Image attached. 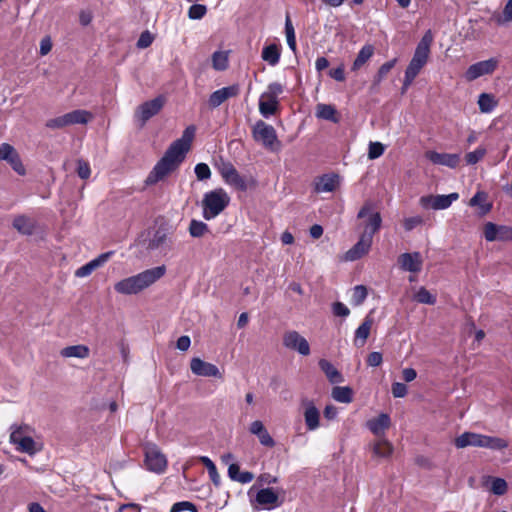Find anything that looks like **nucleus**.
<instances>
[{"label":"nucleus","instance_id":"nucleus-1","mask_svg":"<svg viewBox=\"0 0 512 512\" xmlns=\"http://www.w3.org/2000/svg\"><path fill=\"white\" fill-rule=\"evenodd\" d=\"M195 132V126L190 125L185 128L179 139L173 141L169 145L164 155L157 161L149 172L145 180V184L147 186L155 185L164 180L180 167L191 148Z\"/></svg>","mask_w":512,"mask_h":512},{"label":"nucleus","instance_id":"nucleus-2","mask_svg":"<svg viewBox=\"0 0 512 512\" xmlns=\"http://www.w3.org/2000/svg\"><path fill=\"white\" fill-rule=\"evenodd\" d=\"M166 273L164 265L146 269L136 275L126 277L114 284V290L122 295H136L152 286Z\"/></svg>","mask_w":512,"mask_h":512},{"label":"nucleus","instance_id":"nucleus-3","mask_svg":"<svg viewBox=\"0 0 512 512\" xmlns=\"http://www.w3.org/2000/svg\"><path fill=\"white\" fill-rule=\"evenodd\" d=\"M230 204V196L223 188L208 191L202 199V216L205 220H212L219 216Z\"/></svg>","mask_w":512,"mask_h":512},{"label":"nucleus","instance_id":"nucleus-4","mask_svg":"<svg viewBox=\"0 0 512 512\" xmlns=\"http://www.w3.org/2000/svg\"><path fill=\"white\" fill-rule=\"evenodd\" d=\"M432 42L433 34L431 30H427L422 36L421 40L418 42L413 57L409 62L404 74L412 78H416L418 76L420 71L428 62Z\"/></svg>","mask_w":512,"mask_h":512},{"label":"nucleus","instance_id":"nucleus-5","mask_svg":"<svg viewBox=\"0 0 512 512\" xmlns=\"http://www.w3.org/2000/svg\"><path fill=\"white\" fill-rule=\"evenodd\" d=\"M252 135L256 142L271 151L276 150L280 144L275 128L262 120L257 121L253 126Z\"/></svg>","mask_w":512,"mask_h":512},{"label":"nucleus","instance_id":"nucleus-6","mask_svg":"<svg viewBox=\"0 0 512 512\" xmlns=\"http://www.w3.org/2000/svg\"><path fill=\"white\" fill-rule=\"evenodd\" d=\"M145 466L147 470L156 474H162L167 468V458L155 444L145 446Z\"/></svg>","mask_w":512,"mask_h":512},{"label":"nucleus","instance_id":"nucleus-7","mask_svg":"<svg viewBox=\"0 0 512 512\" xmlns=\"http://www.w3.org/2000/svg\"><path fill=\"white\" fill-rule=\"evenodd\" d=\"M282 343L286 349L297 352L301 356H308L311 353L309 342L296 330L286 331L283 334Z\"/></svg>","mask_w":512,"mask_h":512},{"label":"nucleus","instance_id":"nucleus-8","mask_svg":"<svg viewBox=\"0 0 512 512\" xmlns=\"http://www.w3.org/2000/svg\"><path fill=\"white\" fill-rule=\"evenodd\" d=\"M459 194L456 192L450 193L448 195H427L422 196L419 200L420 205L424 209H433V210H444L449 208L452 203L458 200Z\"/></svg>","mask_w":512,"mask_h":512},{"label":"nucleus","instance_id":"nucleus-9","mask_svg":"<svg viewBox=\"0 0 512 512\" xmlns=\"http://www.w3.org/2000/svg\"><path fill=\"white\" fill-rule=\"evenodd\" d=\"M484 238L488 242L512 241V226L487 222L484 225Z\"/></svg>","mask_w":512,"mask_h":512},{"label":"nucleus","instance_id":"nucleus-10","mask_svg":"<svg viewBox=\"0 0 512 512\" xmlns=\"http://www.w3.org/2000/svg\"><path fill=\"white\" fill-rule=\"evenodd\" d=\"M498 66V61L495 58L479 61L468 67L465 72L467 81H474L477 78L492 74Z\"/></svg>","mask_w":512,"mask_h":512},{"label":"nucleus","instance_id":"nucleus-11","mask_svg":"<svg viewBox=\"0 0 512 512\" xmlns=\"http://www.w3.org/2000/svg\"><path fill=\"white\" fill-rule=\"evenodd\" d=\"M0 160L6 161L17 174L25 175L26 169L18 152L12 145L8 143L0 145Z\"/></svg>","mask_w":512,"mask_h":512},{"label":"nucleus","instance_id":"nucleus-12","mask_svg":"<svg viewBox=\"0 0 512 512\" xmlns=\"http://www.w3.org/2000/svg\"><path fill=\"white\" fill-rule=\"evenodd\" d=\"M190 369L191 372L196 376L214 377L218 379H222L223 377L222 373L216 365L210 362H206L199 357H194L191 359Z\"/></svg>","mask_w":512,"mask_h":512},{"label":"nucleus","instance_id":"nucleus-13","mask_svg":"<svg viewBox=\"0 0 512 512\" xmlns=\"http://www.w3.org/2000/svg\"><path fill=\"white\" fill-rule=\"evenodd\" d=\"M163 105L164 98L162 96L146 101L138 107L136 117L141 121L142 125H144L151 117L159 113Z\"/></svg>","mask_w":512,"mask_h":512},{"label":"nucleus","instance_id":"nucleus-14","mask_svg":"<svg viewBox=\"0 0 512 512\" xmlns=\"http://www.w3.org/2000/svg\"><path fill=\"white\" fill-rule=\"evenodd\" d=\"M368 219L364 226L363 233H368L371 239H373V235L380 229L382 218L380 213L373 212L369 205L363 206L358 212V218L367 217Z\"/></svg>","mask_w":512,"mask_h":512},{"label":"nucleus","instance_id":"nucleus-15","mask_svg":"<svg viewBox=\"0 0 512 512\" xmlns=\"http://www.w3.org/2000/svg\"><path fill=\"white\" fill-rule=\"evenodd\" d=\"M372 240L368 233H362L358 242L345 253L344 260L355 261L360 259L370 250Z\"/></svg>","mask_w":512,"mask_h":512},{"label":"nucleus","instance_id":"nucleus-16","mask_svg":"<svg viewBox=\"0 0 512 512\" xmlns=\"http://www.w3.org/2000/svg\"><path fill=\"white\" fill-rule=\"evenodd\" d=\"M398 263L403 271L418 273L423 266V259L419 252H406L398 257Z\"/></svg>","mask_w":512,"mask_h":512},{"label":"nucleus","instance_id":"nucleus-17","mask_svg":"<svg viewBox=\"0 0 512 512\" xmlns=\"http://www.w3.org/2000/svg\"><path fill=\"white\" fill-rule=\"evenodd\" d=\"M255 502L265 510H272L282 504L278 494L272 488L260 489L255 496Z\"/></svg>","mask_w":512,"mask_h":512},{"label":"nucleus","instance_id":"nucleus-18","mask_svg":"<svg viewBox=\"0 0 512 512\" xmlns=\"http://www.w3.org/2000/svg\"><path fill=\"white\" fill-rule=\"evenodd\" d=\"M240 92V87L238 84H233L227 87H223L214 91L208 99L209 106L211 108H217L222 103H224L227 99L236 97Z\"/></svg>","mask_w":512,"mask_h":512},{"label":"nucleus","instance_id":"nucleus-19","mask_svg":"<svg viewBox=\"0 0 512 512\" xmlns=\"http://www.w3.org/2000/svg\"><path fill=\"white\" fill-rule=\"evenodd\" d=\"M304 420L309 431H315L319 427L320 412L312 400L304 399Z\"/></svg>","mask_w":512,"mask_h":512},{"label":"nucleus","instance_id":"nucleus-20","mask_svg":"<svg viewBox=\"0 0 512 512\" xmlns=\"http://www.w3.org/2000/svg\"><path fill=\"white\" fill-rule=\"evenodd\" d=\"M113 254H114L113 251H108V252L100 254L99 256H97L96 258L92 259L91 261H89L85 265L79 267L75 271V276L78 277V278H84V277L89 276L94 270H96L97 268L103 266L110 259V257Z\"/></svg>","mask_w":512,"mask_h":512},{"label":"nucleus","instance_id":"nucleus-21","mask_svg":"<svg viewBox=\"0 0 512 512\" xmlns=\"http://www.w3.org/2000/svg\"><path fill=\"white\" fill-rule=\"evenodd\" d=\"M426 158L433 164L442 165L449 168H456L460 162L459 154L439 153L436 151H428Z\"/></svg>","mask_w":512,"mask_h":512},{"label":"nucleus","instance_id":"nucleus-22","mask_svg":"<svg viewBox=\"0 0 512 512\" xmlns=\"http://www.w3.org/2000/svg\"><path fill=\"white\" fill-rule=\"evenodd\" d=\"M249 431L258 437L259 442L265 447H273L274 439L271 437L264 424L260 420H255L250 424Z\"/></svg>","mask_w":512,"mask_h":512},{"label":"nucleus","instance_id":"nucleus-23","mask_svg":"<svg viewBox=\"0 0 512 512\" xmlns=\"http://www.w3.org/2000/svg\"><path fill=\"white\" fill-rule=\"evenodd\" d=\"M483 434L464 432L455 438L454 444L458 449L468 446L481 447Z\"/></svg>","mask_w":512,"mask_h":512},{"label":"nucleus","instance_id":"nucleus-24","mask_svg":"<svg viewBox=\"0 0 512 512\" xmlns=\"http://www.w3.org/2000/svg\"><path fill=\"white\" fill-rule=\"evenodd\" d=\"M372 324L373 319L370 316H367L362 324L355 330L353 342L356 347L364 346L369 337Z\"/></svg>","mask_w":512,"mask_h":512},{"label":"nucleus","instance_id":"nucleus-25","mask_svg":"<svg viewBox=\"0 0 512 512\" xmlns=\"http://www.w3.org/2000/svg\"><path fill=\"white\" fill-rule=\"evenodd\" d=\"M391 420L388 414L382 413L378 417L370 419L367 427L376 436L381 435L390 426Z\"/></svg>","mask_w":512,"mask_h":512},{"label":"nucleus","instance_id":"nucleus-26","mask_svg":"<svg viewBox=\"0 0 512 512\" xmlns=\"http://www.w3.org/2000/svg\"><path fill=\"white\" fill-rule=\"evenodd\" d=\"M227 473L228 477L232 481H236L242 484H248L254 479V474L252 472H240V467L237 463L229 464Z\"/></svg>","mask_w":512,"mask_h":512},{"label":"nucleus","instance_id":"nucleus-27","mask_svg":"<svg viewBox=\"0 0 512 512\" xmlns=\"http://www.w3.org/2000/svg\"><path fill=\"white\" fill-rule=\"evenodd\" d=\"M262 60L267 62L270 66H276L281 57V47L278 44L272 43L265 46L261 53Z\"/></svg>","mask_w":512,"mask_h":512},{"label":"nucleus","instance_id":"nucleus-28","mask_svg":"<svg viewBox=\"0 0 512 512\" xmlns=\"http://www.w3.org/2000/svg\"><path fill=\"white\" fill-rule=\"evenodd\" d=\"M489 22L498 26L512 22V0L506 2L502 13L494 11L490 16Z\"/></svg>","mask_w":512,"mask_h":512},{"label":"nucleus","instance_id":"nucleus-29","mask_svg":"<svg viewBox=\"0 0 512 512\" xmlns=\"http://www.w3.org/2000/svg\"><path fill=\"white\" fill-rule=\"evenodd\" d=\"M13 227L23 235H32L35 231V221L25 215H19L13 220Z\"/></svg>","mask_w":512,"mask_h":512},{"label":"nucleus","instance_id":"nucleus-30","mask_svg":"<svg viewBox=\"0 0 512 512\" xmlns=\"http://www.w3.org/2000/svg\"><path fill=\"white\" fill-rule=\"evenodd\" d=\"M338 184V176L325 174L315 183L316 192H332Z\"/></svg>","mask_w":512,"mask_h":512},{"label":"nucleus","instance_id":"nucleus-31","mask_svg":"<svg viewBox=\"0 0 512 512\" xmlns=\"http://www.w3.org/2000/svg\"><path fill=\"white\" fill-rule=\"evenodd\" d=\"M16 450L21 453H27L32 456L41 451L42 444L36 442L31 435L24 439H20V443L15 446Z\"/></svg>","mask_w":512,"mask_h":512},{"label":"nucleus","instance_id":"nucleus-32","mask_svg":"<svg viewBox=\"0 0 512 512\" xmlns=\"http://www.w3.org/2000/svg\"><path fill=\"white\" fill-rule=\"evenodd\" d=\"M319 367L332 384L341 383L343 381L342 374L328 360L321 359L319 361Z\"/></svg>","mask_w":512,"mask_h":512},{"label":"nucleus","instance_id":"nucleus-33","mask_svg":"<svg viewBox=\"0 0 512 512\" xmlns=\"http://www.w3.org/2000/svg\"><path fill=\"white\" fill-rule=\"evenodd\" d=\"M278 107V100L270 97H264L261 94L259 99V112L264 118H269L274 115Z\"/></svg>","mask_w":512,"mask_h":512},{"label":"nucleus","instance_id":"nucleus-34","mask_svg":"<svg viewBox=\"0 0 512 512\" xmlns=\"http://www.w3.org/2000/svg\"><path fill=\"white\" fill-rule=\"evenodd\" d=\"M374 54V46L365 44L358 52L351 69L353 71L359 70Z\"/></svg>","mask_w":512,"mask_h":512},{"label":"nucleus","instance_id":"nucleus-35","mask_svg":"<svg viewBox=\"0 0 512 512\" xmlns=\"http://www.w3.org/2000/svg\"><path fill=\"white\" fill-rule=\"evenodd\" d=\"M68 124H87L90 120L93 119V114L87 110H74L69 113H66Z\"/></svg>","mask_w":512,"mask_h":512},{"label":"nucleus","instance_id":"nucleus-36","mask_svg":"<svg viewBox=\"0 0 512 512\" xmlns=\"http://www.w3.org/2000/svg\"><path fill=\"white\" fill-rule=\"evenodd\" d=\"M469 205L472 207H479L481 215H486L492 208V205L487 202V194L483 191L476 192L470 199Z\"/></svg>","mask_w":512,"mask_h":512},{"label":"nucleus","instance_id":"nucleus-37","mask_svg":"<svg viewBox=\"0 0 512 512\" xmlns=\"http://www.w3.org/2000/svg\"><path fill=\"white\" fill-rule=\"evenodd\" d=\"M498 101L490 93H481L478 97L479 110L482 113H491L497 107Z\"/></svg>","mask_w":512,"mask_h":512},{"label":"nucleus","instance_id":"nucleus-38","mask_svg":"<svg viewBox=\"0 0 512 512\" xmlns=\"http://www.w3.org/2000/svg\"><path fill=\"white\" fill-rule=\"evenodd\" d=\"M10 429V443L14 446L20 443V439H24L31 435V428L29 425H12Z\"/></svg>","mask_w":512,"mask_h":512},{"label":"nucleus","instance_id":"nucleus-39","mask_svg":"<svg viewBox=\"0 0 512 512\" xmlns=\"http://www.w3.org/2000/svg\"><path fill=\"white\" fill-rule=\"evenodd\" d=\"M61 356L70 358H86L89 356V348L85 345L67 346L61 350Z\"/></svg>","mask_w":512,"mask_h":512},{"label":"nucleus","instance_id":"nucleus-40","mask_svg":"<svg viewBox=\"0 0 512 512\" xmlns=\"http://www.w3.org/2000/svg\"><path fill=\"white\" fill-rule=\"evenodd\" d=\"M332 397L337 402L348 404L353 400V391L348 386H336L332 389Z\"/></svg>","mask_w":512,"mask_h":512},{"label":"nucleus","instance_id":"nucleus-41","mask_svg":"<svg viewBox=\"0 0 512 512\" xmlns=\"http://www.w3.org/2000/svg\"><path fill=\"white\" fill-rule=\"evenodd\" d=\"M508 447V442L500 437H493L488 435H483L481 448H488L491 450H503Z\"/></svg>","mask_w":512,"mask_h":512},{"label":"nucleus","instance_id":"nucleus-42","mask_svg":"<svg viewBox=\"0 0 512 512\" xmlns=\"http://www.w3.org/2000/svg\"><path fill=\"white\" fill-rule=\"evenodd\" d=\"M229 65L228 51H215L212 54V67L217 71H224Z\"/></svg>","mask_w":512,"mask_h":512},{"label":"nucleus","instance_id":"nucleus-43","mask_svg":"<svg viewBox=\"0 0 512 512\" xmlns=\"http://www.w3.org/2000/svg\"><path fill=\"white\" fill-rule=\"evenodd\" d=\"M316 116L320 119L329 120L334 123L338 122L336 109L329 104H318L316 107Z\"/></svg>","mask_w":512,"mask_h":512},{"label":"nucleus","instance_id":"nucleus-44","mask_svg":"<svg viewBox=\"0 0 512 512\" xmlns=\"http://www.w3.org/2000/svg\"><path fill=\"white\" fill-rule=\"evenodd\" d=\"M225 183L234 187L239 191H246L248 189V185L246 180L238 173L236 170L231 175L224 179Z\"/></svg>","mask_w":512,"mask_h":512},{"label":"nucleus","instance_id":"nucleus-45","mask_svg":"<svg viewBox=\"0 0 512 512\" xmlns=\"http://www.w3.org/2000/svg\"><path fill=\"white\" fill-rule=\"evenodd\" d=\"M285 34H286L287 44H288L289 48L293 52H295L297 49L296 36H295L294 26L292 24L289 14L286 15V19H285Z\"/></svg>","mask_w":512,"mask_h":512},{"label":"nucleus","instance_id":"nucleus-46","mask_svg":"<svg viewBox=\"0 0 512 512\" xmlns=\"http://www.w3.org/2000/svg\"><path fill=\"white\" fill-rule=\"evenodd\" d=\"M396 63H397V58H394V59L389 60V61L385 62L384 64H382L379 67L376 75L374 76V83L377 85L380 84L385 79L387 74L391 71V69L394 68Z\"/></svg>","mask_w":512,"mask_h":512},{"label":"nucleus","instance_id":"nucleus-47","mask_svg":"<svg viewBox=\"0 0 512 512\" xmlns=\"http://www.w3.org/2000/svg\"><path fill=\"white\" fill-rule=\"evenodd\" d=\"M392 451L393 449L391 444L386 440L378 441L373 447L374 455L382 458L389 457L392 454Z\"/></svg>","mask_w":512,"mask_h":512},{"label":"nucleus","instance_id":"nucleus-48","mask_svg":"<svg viewBox=\"0 0 512 512\" xmlns=\"http://www.w3.org/2000/svg\"><path fill=\"white\" fill-rule=\"evenodd\" d=\"M208 231V225L199 220H192L189 225V233L192 237H202Z\"/></svg>","mask_w":512,"mask_h":512},{"label":"nucleus","instance_id":"nucleus-49","mask_svg":"<svg viewBox=\"0 0 512 512\" xmlns=\"http://www.w3.org/2000/svg\"><path fill=\"white\" fill-rule=\"evenodd\" d=\"M367 288L363 285H357L353 289L351 303L354 306L361 305L367 298Z\"/></svg>","mask_w":512,"mask_h":512},{"label":"nucleus","instance_id":"nucleus-50","mask_svg":"<svg viewBox=\"0 0 512 512\" xmlns=\"http://www.w3.org/2000/svg\"><path fill=\"white\" fill-rule=\"evenodd\" d=\"M207 13V8L203 4H193L190 6L188 10V17L191 20H200L202 19Z\"/></svg>","mask_w":512,"mask_h":512},{"label":"nucleus","instance_id":"nucleus-51","mask_svg":"<svg viewBox=\"0 0 512 512\" xmlns=\"http://www.w3.org/2000/svg\"><path fill=\"white\" fill-rule=\"evenodd\" d=\"M415 299L417 300V302L419 303H422V304H429V305H433L435 304L436 302V297L434 295H432L426 288L424 287H421L416 295H415Z\"/></svg>","mask_w":512,"mask_h":512},{"label":"nucleus","instance_id":"nucleus-52","mask_svg":"<svg viewBox=\"0 0 512 512\" xmlns=\"http://www.w3.org/2000/svg\"><path fill=\"white\" fill-rule=\"evenodd\" d=\"M507 482L503 478H492L491 492L497 496L504 495L507 492Z\"/></svg>","mask_w":512,"mask_h":512},{"label":"nucleus","instance_id":"nucleus-53","mask_svg":"<svg viewBox=\"0 0 512 512\" xmlns=\"http://www.w3.org/2000/svg\"><path fill=\"white\" fill-rule=\"evenodd\" d=\"M486 154V149L482 146H479L474 151H471L466 154V162L469 165H474L478 163Z\"/></svg>","mask_w":512,"mask_h":512},{"label":"nucleus","instance_id":"nucleus-54","mask_svg":"<svg viewBox=\"0 0 512 512\" xmlns=\"http://www.w3.org/2000/svg\"><path fill=\"white\" fill-rule=\"evenodd\" d=\"M194 172L199 181L208 180L211 177V170L206 163L196 164Z\"/></svg>","mask_w":512,"mask_h":512},{"label":"nucleus","instance_id":"nucleus-55","mask_svg":"<svg viewBox=\"0 0 512 512\" xmlns=\"http://www.w3.org/2000/svg\"><path fill=\"white\" fill-rule=\"evenodd\" d=\"M385 146L380 142H370L368 148V158L371 160L377 159L383 155Z\"/></svg>","mask_w":512,"mask_h":512},{"label":"nucleus","instance_id":"nucleus-56","mask_svg":"<svg viewBox=\"0 0 512 512\" xmlns=\"http://www.w3.org/2000/svg\"><path fill=\"white\" fill-rule=\"evenodd\" d=\"M69 126L66 114L49 119L46 122V127L50 129H61Z\"/></svg>","mask_w":512,"mask_h":512},{"label":"nucleus","instance_id":"nucleus-57","mask_svg":"<svg viewBox=\"0 0 512 512\" xmlns=\"http://www.w3.org/2000/svg\"><path fill=\"white\" fill-rule=\"evenodd\" d=\"M283 92V86L278 82H273L268 85L267 91H265L264 97H270L278 100V96Z\"/></svg>","mask_w":512,"mask_h":512},{"label":"nucleus","instance_id":"nucleus-58","mask_svg":"<svg viewBox=\"0 0 512 512\" xmlns=\"http://www.w3.org/2000/svg\"><path fill=\"white\" fill-rule=\"evenodd\" d=\"M183 511H191L197 512L196 506L189 501H181L173 504L170 509V512H183Z\"/></svg>","mask_w":512,"mask_h":512},{"label":"nucleus","instance_id":"nucleus-59","mask_svg":"<svg viewBox=\"0 0 512 512\" xmlns=\"http://www.w3.org/2000/svg\"><path fill=\"white\" fill-rule=\"evenodd\" d=\"M153 40H154L153 35L148 30H146L140 34V37L137 40L136 46L139 49H145L153 43Z\"/></svg>","mask_w":512,"mask_h":512},{"label":"nucleus","instance_id":"nucleus-60","mask_svg":"<svg viewBox=\"0 0 512 512\" xmlns=\"http://www.w3.org/2000/svg\"><path fill=\"white\" fill-rule=\"evenodd\" d=\"M423 224V218L421 216H413L405 218L403 221V226L406 231H412L416 227Z\"/></svg>","mask_w":512,"mask_h":512},{"label":"nucleus","instance_id":"nucleus-61","mask_svg":"<svg viewBox=\"0 0 512 512\" xmlns=\"http://www.w3.org/2000/svg\"><path fill=\"white\" fill-rule=\"evenodd\" d=\"M332 312L335 316L339 317H347L350 314L349 308L342 302L333 303Z\"/></svg>","mask_w":512,"mask_h":512},{"label":"nucleus","instance_id":"nucleus-62","mask_svg":"<svg viewBox=\"0 0 512 512\" xmlns=\"http://www.w3.org/2000/svg\"><path fill=\"white\" fill-rule=\"evenodd\" d=\"M408 389L404 383L395 382L392 384V394L395 398H403L407 395Z\"/></svg>","mask_w":512,"mask_h":512},{"label":"nucleus","instance_id":"nucleus-63","mask_svg":"<svg viewBox=\"0 0 512 512\" xmlns=\"http://www.w3.org/2000/svg\"><path fill=\"white\" fill-rule=\"evenodd\" d=\"M77 173H78V176L82 179L89 178L90 174H91L89 164L83 160H79L77 163Z\"/></svg>","mask_w":512,"mask_h":512},{"label":"nucleus","instance_id":"nucleus-64","mask_svg":"<svg viewBox=\"0 0 512 512\" xmlns=\"http://www.w3.org/2000/svg\"><path fill=\"white\" fill-rule=\"evenodd\" d=\"M383 361L382 354L380 352H371L367 357V364L371 367H378Z\"/></svg>","mask_w":512,"mask_h":512}]
</instances>
